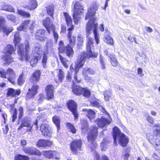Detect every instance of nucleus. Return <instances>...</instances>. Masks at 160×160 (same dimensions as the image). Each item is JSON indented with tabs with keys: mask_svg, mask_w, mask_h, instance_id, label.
Segmentation results:
<instances>
[{
	"mask_svg": "<svg viewBox=\"0 0 160 160\" xmlns=\"http://www.w3.org/2000/svg\"><path fill=\"white\" fill-rule=\"evenodd\" d=\"M58 77L59 81L60 82H61L64 77V73L61 69H60L59 70V72L58 73Z\"/></svg>",
	"mask_w": 160,
	"mask_h": 160,
	"instance_id": "obj_49",
	"label": "nucleus"
},
{
	"mask_svg": "<svg viewBox=\"0 0 160 160\" xmlns=\"http://www.w3.org/2000/svg\"><path fill=\"white\" fill-rule=\"evenodd\" d=\"M48 52L47 50H45L44 54L42 58V64L44 68L46 67V64L48 59Z\"/></svg>",
	"mask_w": 160,
	"mask_h": 160,
	"instance_id": "obj_29",
	"label": "nucleus"
},
{
	"mask_svg": "<svg viewBox=\"0 0 160 160\" xmlns=\"http://www.w3.org/2000/svg\"><path fill=\"white\" fill-rule=\"evenodd\" d=\"M23 109L22 107H20L19 108L18 117L19 118H21L23 115Z\"/></svg>",
	"mask_w": 160,
	"mask_h": 160,
	"instance_id": "obj_58",
	"label": "nucleus"
},
{
	"mask_svg": "<svg viewBox=\"0 0 160 160\" xmlns=\"http://www.w3.org/2000/svg\"><path fill=\"white\" fill-rule=\"evenodd\" d=\"M41 76V72L40 70H37L35 72L32 76V78L33 81L35 82H38Z\"/></svg>",
	"mask_w": 160,
	"mask_h": 160,
	"instance_id": "obj_33",
	"label": "nucleus"
},
{
	"mask_svg": "<svg viewBox=\"0 0 160 160\" xmlns=\"http://www.w3.org/2000/svg\"><path fill=\"white\" fill-rule=\"evenodd\" d=\"M0 76L2 78H7L8 81L13 84L15 83L14 79L16 75L11 68L8 69L6 72L3 69H0Z\"/></svg>",
	"mask_w": 160,
	"mask_h": 160,
	"instance_id": "obj_7",
	"label": "nucleus"
},
{
	"mask_svg": "<svg viewBox=\"0 0 160 160\" xmlns=\"http://www.w3.org/2000/svg\"><path fill=\"white\" fill-rule=\"evenodd\" d=\"M110 122L107 119L102 118L98 119V125L99 127H102L105 125H108Z\"/></svg>",
	"mask_w": 160,
	"mask_h": 160,
	"instance_id": "obj_26",
	"label": "nucleus"
},
{
	"mask_svg": "<svg viewBox=\"0 0 160 160\" xmlns=\"http://www.w3.org/2000/svg\"><path fill=\"white\" fill-rule=\"evenodd\" d=\"M31 120L28 117H26L22 120V122L18 129V131L20 130L23 127H27L25 130L26 132H30L32 130V126L31 123Z\"/></svg>",
	"mask_w": 160,
	"mask_h": 160,
	"instance_id": "obj_9",
	"label": "nucleus"
},
{
	"mask_svg": "<svg viewBox=\"0 0 160 160\" xmlns=\"http://www.w3.org/2000/svg\"><path fill=\"white\" fill-rule=\"evenodd\" d=\"M5 23V19L2 16H0V32H1Z\"/></svg>",
	"mask_w": 160,
	"mask_h": 160,
	"instance_id": "obj_56",
	"label": "nucleus"
},
{
	"mask_svg": "<svg viewBox=\"0 0 160 160\" xmlns=\"http://www.w3.org/2000/svg\"><path fill=\"white\" fill-rule=\"evenodd\" d=\"M38 7V2L36 0H28L23 6V8L30 10L33 11Z\"/></svg>",
	"mask_w": 160,
	"mask_h": 160,
	"instance_id": "obj_12",
	"label": "nucleus"
},
{
	"mask_svg": "<svg viewBox=\"0 0 160 160\" xmlns=\"http://www.w3.org/2000/svg\"><path fill=\"white\" fill-rule=\"evenodd\" d=\"M82 111L86 112V114L90 120H91L95 118V113L93 110L91 109L85 108L82 109Z\"/></svg>",
	"mask_w": 160,
	"mask_h": 160,
	"instance_id": "obj_27",
	"label": "nucleus"
},
{
	"mask_svg": "<svg viewBox=\"0 0 160 160\" xmlns=\"http://www.w3.org/2000/svg\"><path fill=\"white\" fill-rule=\"evenodd\" d=\"M46 31L43 29L38 30L35 34V38L36 39L41 41H44L46 39L45 33Z\"/></svg>",
	"mask_w": 160,
	"mask_h": 160,
	"instance_id": "obj_17",
	"label": "nucleus"
},
{
	"mask_svg": "<svg viewBox=\"0 0 160 160\" xmlns=\"http://www.w3.org/2000/svg\"><path fill=\"white\" fill-rule=\"evenodd\" d=\"M16 49L13 46L10 44L7 45L3 50V52L5 54H12L15 51Z\"/></svg>",
	"mask_w": 160,
	"mask_h": 160,
	"instance_id": "obj_24",
	"label": "nucleus"
},
{
	"mask_svg": "<svg viewBox=\"0 0 160 160\" xmlns=\"http://www.w3.org/2000/svg\"><path fill=\"white\" fill-rule=\"evenodd\" d=\"M45 156L48 158H54L58 159L59 158L57 157L56 156L58 154L55 151H46L44 153Z\"/></svg>",
	"mask_w": 160,
	"mask_h": 160,
	"instance_id": "obj_23",
	"label": "nucleus"
},
{
	"mask_svg": "<svg viewBox=\"0 0 160 160\" xmlns=\"http://www.w3.org/2000/svg\"><path fill=\"white\" fill-rule=\"evenodd\" d=\"M98 133V128L96 126H93L91 128L90 132L88 133V140L90 143L89 147L91 150H94L96 148L97 144L95 140L96 139Z\"/></svg>",
	"mask_w": 160,
	"mask_h": 160,
	"instance_id": "obj_6",
	"label": "nucleus"
},
{
	"mask_svg": "<svg viewBox=\"0 0 160 160\" xmlns=\"http://www.w3.org/2000/svg\"><path fill=\"white\" fill-rule=\"evenodd\" d=\"M17 11L18 14L25 18H29L30 17V14L29 13L23 10L18 9Z\"/></svg>",
	"mask_w": 160,
	"mask_h": 160,
	"instance_id": "obj_42",
	"label": "nucleus"
},
{
	"mask_svg": "<svg viewBox=\"0 0 160 160\" xmlns=\"http://www.w3.org/2000/svg\"><path fill=\"white\" fill-rule=\"evenodd\" d=\"M89 100V102L92 106L96 107L98 108L100 107V103L98 100V101L94 100Z\"/></svg>",
	"mask_w": 160,
	"mask_h": 160,
	"instance_id": "obj_46",
	"label": "nucleus"
},
{
	"mask_svg": "<svg viewBox=\"0 0 160 160\" xmlns=\"http://www.w3.org/2000/svg\"><path fill=\"white\" fill-rule=\"evenodd\" d=\"M104 40L106 42L111 45H112L113 44V40L110 36L105 37Z\"/></svg>",
	"mask_w": 160,
	"mask_h": 160,
	"instance_id": "obj_52",
	"label": "nucleus"
},
{
	"mask_svg": "<svg viewBox=\"0 0 160 160\" xmlns=\"http://www.w3.org/2000/svg\"><path fill=\"white\" fill-rule=\"evenodd\" d=\"M63 14L64 16L68 27H69V25H71L72 24V19L71 16L68 13L66 12H64Z\"/></svg>",
	"mask_w": 160,
	"mask_h": 160,
	"instance_id": "obj_36",
	"label": "nucleus"
},
{
	"mask_svg": "<svg viewBox=\"0 0 160 160\" xmlns=\"http://www.w3.org/2000/svg\"><path fill=\"white\" fill-rule=\"evenodd\" d=\"M78 47H80L82 46L83 42V39L82 35H79L78 37Z\"/></svg>",
	"mask_w": 160,
	"mask_h": 160,
	"instance_id": "obj_47",
	"label": "nucleus"
},
{
	"mask_svg": "<svg viewBox=\"0 0 160 160\" xmlns=\"http://www.w3.org/2000/svg\"><path fill=\"white\" fill-rule=\"evenodd\" d=\"M42 46L38 44H35L33 48L32 52L33 55L38 56L39 58H41L42 54L44 52Z\"/></svg>",
	"mask_w": 160,
	"mask_h": 160,
	"instance_id": "obj_11",
	"label": "nucleus"
},
{
	"mask_svg": "<svg viewBox=\"0 0 160 160\" xmlns=\"http://www.w3.org/2000/svg\"><path fill=\"white\" fill-rule=\"evenodd\" d=\"M46 91L47 93V99H50L53 97L54 88L51 85H48L46 88Z\"/></svg>",
	"mask_w": 160,
	"mask_h": 160,
	"instance_id": "obj_20",
	"label": "nucleus"
},
{
	"mask_svg": "<svg viewBox=\"0 0 160 160\" xmlns=\"http://www.w3.org/2000/svg\"><path fill=\"white\" fill-rule=\"evenodd\" d=\"M25 81V78L23 76V75H20L18 80V84L19 85H22Z\"/></svg>",
	"mask_w": 160,
	"mask_h": 160,
	"instance_id": "obj_53",
	"label": "nucleus"
},
{
	"mask_svg": "<svg viewBox=\"0 0 160 160\" xmlns=\"http://www.w3.org/2000/svg\"><path fill=\"white\" fill-rule=\"evenodd\" d=\"M2 10L10 12H14V8L10 5H5L2 8Z\"/></svg>",
	"mask_w": 160,
	"mask_h": 160,
	"instance_id": "obj_44",
	"label": "nucleus"
},
{
	"mask_svg": "<svg viewBox=\"0 0 160 160\" xmlns=\"http://www.w3.org/2000/svg\"><path fill=\"white\" fill-rule=\"evenodd\" d=\"M49 126L47 124L43 123L40 126V130L42 134L44 136L50 137L52 136V132L49 130Z\"/></svg>",
	"mask_w": 160,
	"mask_h": 160,
	"instance_id": "obj_16",
	"label": "nucleus"
},
{
	"mask_svg": "<svg viewBox=\"0 0 160 160\" xmlns=\"http://www.w3.org/2000/svg\"><path fill=\"white\" fill-rule=\"evenodd\" d=\"M13 33H14V42L15 45L16 46L19 44L21 40V38L20 37L19 33L18 32H14Z\"/></svg>",
	"mask_w": 160,
	"mask_h": 160,
	"instance_id": "obj_38",
	"label": "nucleus"
},
{
	"mask_svg": "<svg viewBox=\"0 0 160 160\" xmlns=\"http://www.w3.org/2000/svg\"><path fill=\"white\" fill-rule=\"evenodd\" d=\"M128 40L131 42H135L136 43H137V41L136 40V38L134 37H131L130 36L128 38Z\"/></svg>",
	"mask_w": 160,
	"mask_h": 160,
	"instance_id": "obj_64",
	"label": "nucleus"
},
{
	"mask_svg": "<svg viewBox=\"0 0 160 160\" xmlns=\"http://www.w3.org/2000/svg\"><path fill=\"white\" fill-rule=\"evenodd\" d=\"M24 47L22 43H20L17 47V52L19 56V59L23 61L28 59L29 53L30 51V46L29 42H27L24 43Z\"/></svg>",
	"mask_w": 160,
	"mask_h": 160,
	"instance_id": "obj_4",
	"label": "nucleus"
},
{
	"mask_svg": "<svg viewBox=\"0 0 160 160\" xmlns=\"http://www.w3.org/2000/svg\"><path fill=\"white\" fill-rule=\"evenodd\" d=\"M83 88L78 86H75L73 88L72 92L75 94L80 95L82 93Z\"/></svg>",
	"mask_w": 160,
	"mask_h": 160,
	"instance_id": "obj_30",
	"label": "nucleus"
},
{
	"mask_svg": "<svg viewBox=\"0 0 160 160\" xmlns=\"http://www.w3.org/2000/svg\"><path fill=\"white\" fill-rule=\"evenodd\" d=\"M99 5L98 3L95 2L88 9V11L85 17L86 20L89 19L87 23L86 27V36L87 38V48L90 49V45H92L93 39L89 36L93 32L94 35L95 40L96 43H99V34L97 32L98 24L95 23V18L94 16L96 13V11L98 10Z\"/></svg>",
	"mask_w": 160,
	"mask_h": 160,
	"instance_id": "obj_1",
	"label": "nucleus"
},
{
	"mask_svg": "<svg viewBox=\"0 0 160 160\" xmlns=\"http://www.w3.org/2000/svg\"><path fill=\"white\" fill-rule=\"evenodd\" d=\"M82 142L80 139H76L71 142L70 145V148L73 154H77L78 151L82 150Z\"/></svg>",
	"mask_w": 160,
	"mask_h": 160,
	"instance_id": "obj_8",
	"label": "nucleus"
},
{
	"mask_svg": "<svg viewBox=\"0 0 160 160\" xmlns=\"http://www.w3.org/2000/svg\"><path fill=\"white\" fill-rule=\"evenodd\" d=\"M48 14L53 18V14L54 11V6L52 4H50L46 8Z\"/></svg>",
	"mask_w": 160,
	"mask_h": 160,
	"instance_id": "obj_31",
	"label": "nucleus"
},
{
	"mask_svg": "<svg viewBox=\"0 0 160 160\" xmlns=\"http://www.w3.org/2000/svg\"><path fill=\"white\" fill-rule=\"evenodd\" d=\"M67 106L69 109L72 113L75 119L78 118V114L77 111V105L75 102L72 100H70L67 103Z\"/></svg>",
	"mask_w": 160,
	"mask_h": 160,
	"instance_id": "obj_10",
	"label": "nucleus"
},
{
	"mask_svg": "<svg viewBox=\"0 0 160 160\" xmlns=\"http://www.w3.org/2000/svg\"><path fill=\"white\" fill-rule=\"evenodd\" d=\"M2 59L4 64L9 65L13 61L12 58L9 55H4L2 57Z\"/></svg>",
	"mask_w": 160,
	"mask_h": 160,
	"instance_id": "obj_28",
	"label": "nucleus"
},
{
	"mask_svg": "<svg viewBox=\"0 0 160 160\" xmlns=\"http://www.w3.org/2000/svg\"><path fill=\"white\" fill-rule=\"evenodd\" d=\"M72 6L73 7V13L81 14L84 11L83 6L78 2L73 1Z\"/></svg>",
	"mask_w": 160,
	"mask_h": 160,
	"instance_id": "obj_13",
	"label": "nucleus"
},
{
	"mask_svg": "<svg viewBox=\"0 0 160 160\" xmlns=\"http://www.w3.org/2000/svg\"><path fill=\"white\" fill-rule=\"evenodd\" d=\"M94 160H101L100 158V156L99 154L95 151L94 152Z\"/></svg>",
	"mask_w": 160,
	"mask_h": 160,
	"instance_id": "obj_62",
	"label": "nucleus"
},
{
	"mask_svg": "<svg viewBox=\"0 0 160 160\" xmlns=\"http://www.w3.org/2000/svg\"><path fill=\"white\" fill-rule=\"evenodd\" d=\"M52 120L53 123L57 127V131H58L60 129V118L57 116H55L52 118Z\"/></svg>",
	"mask_w": 160,
	"mask_h": 160,
	"instance_id": "obj_37",
	"label": "nucleus"
},
{
	"mask_svg": "<svg viewBox=\"0 0 160 160\" xmlns=\"http://www.w3.org/2000/svg\"><path fill=\"white\" fill-rule=\"evenodd\" d=\"M106 139H104L103 141L101 143V149L102 151H105L106 149L107 145L105 143Z\"/></svg>",
	"mask_w": 160,
	"mask_h": 160,
	"instance_id": "obj_57",
	"label": "nucleus"
},
{
	"mask_svg": "<svg viewBox=\"0 0 160 160\" xmlns=\"http://www.w3.org/2000/svg\"><path fill=\"white\" fill-rule=\"evenodd\" d=\"M108 57L110 59L111 62L112 66L116 67L118 66V62L116 59L115 55L109 54Z\"/></svg>",
	"mask_w": 160,
	"mask_h": 160,
	"instance_id": "obj_32",
	"label": "nucleus"
},
{
	"mask_svg": "<svg viewBox=\"0 0 160 160\" xmlns=\"http://www.w3.org/2000/svg\"><path fill=\"white\" fill-rule=\"evenodd\" d=\"M17 110L16 109H15L12 115V122H14L15 120L16 119L17 117Z\"/></svg>",
	"mask_w": 160,
	"mask_h": 160,
	"instance_id": "obj_59",
	"label": "nucleus"
},
{
	"mask_svg": "<svg viewBox=\"0 0 160 160\" xmlns=\"http://www.w3.org/2000/svg\"><path fill=\"white\" fill-rule=\"evenodd\" d=\"M20 89L15 91L12 88H9L7 89V95L8 96L14 97L16 95H19L20 94Z\"/></svg>",
	"mask_w": 160,
	"mask_h": 160,
	"instance_id": "obj_25",
	"label": "nucleus"
},
{
	"mask_svg": "<svg viewBox=\"0 0 160 160\" xmlns=\"http://www.w3.org/2000/svg\"><path fill=\"white\" fill-rule=\"evenodd\" d=\"M13 30V27L11 26L5 27L3 26L2 31L3 33L7 36L11 32H12Z\"/></svg>",
	"mask_w": 160,
	"mask_h": 160,
	"instance_id": "obj_35",
	"label": "nucleus"
},
{
	"mask_svg": "<svg viewBox=\"0 0 160 160\" xmlns=\"http://www.w3.org/2000/svg\"><path fill=\"white\" fill-rule=\"evenodd\" d=\"M113 138L115 144H117V139L119 138V142L123 147H125L128 142V138L124 134L121 133L119 129L117 127L113 128Z\"/></svg>",
	"mask_w": 160,
	"mask_h": 160,
	"instance_id": "obj_5",
	"label": "nucleus"
},
{
	"mask_svg": "<svg viewBox=\"0 0 160 160\" xmlns=\"http://www.w3.org/2000/svg\"><path fill=\"white\" fill-rule=\"evenodd\" d=\"M99 61L100 64L101 68L102 69H106L105 59L101 55H100Z\"/></svg>",
	"mask_w": 160,
	"mask_h": 160,
	"instance_id": "obj_39",
	"label": "nucleus"
},
{
	"mask_svg": "<svg viewBox=\"0 0 160 160\" xmlns=\"http://www.w3.org/2000/svg\"><path fill=\"white\" fill-rule=\"evenodd\" d=\"M6 18L8 20L11 21L14 23H16L17 24L18 23L17 22V20L16 19V17L13 15H7Z\"/></svg>",
	"mask_w": 160,
	"mask_h": 160,
	"instance_id": "obj_48",
	"label": "nucleus"
},
{
	"mask_svg": "<svg viewBox=\"0 0 160 160\" xmlns=\"http://www.w3.org/2000/svg\"><path fill=\"white\" fill-rule=\"evenodd\" d=\"M81 14L73 13V17L75 24H78L81 21Z\"/></svg>",
	"mask_w": 160,
	"mask_h": 160,
	"instance_id": "obj_40",
	"label": "nucleus"
},
{
	"mask_svg": "<svg viewBox=\"0 0 160 160\" xmlns=\"http://www.w3.org/2000/svg\"><path fill=\"white\" fill-rule=\"evenodd\" d=\"M29 159L28 157L21 155H17L14 158L15 160H28Z\"/></svg>",
	"mask_w": 160,
	"mask_h": 160,
	"instance_id": "obj_43",
	"label": "nucleus"
},
{
	"mask_svg": "<svg viewBox=\"0 0 160 160\" xmlns=\"http://www.w3.org/2000/svg\"><path fill=\"white\" fill-rule=\"evenodd\" d=\"M59 57L60 60L64 67L66 68H67L68 67V61L62 57L60 54L59 55Z\"/></svg>",
	"mask_w": 160,
	"mask_h": 160,
	"instance_id": "obj_41",
	"label": "nucleus"
},
{
	"mask_svg": "<svg viewBox=\"0 0 160 160\" xmlns=\"http://www.w3.org/2000/svg\"><path fill=\"white\" fill-rule=\"evenodd\" d=\"M51 31L53 32V35L54 38L56 42H57L58 37V34L57 33L55 32L54 29L53 30H51Z\"/></svg>",
	"mask_w": 160,
	"mask_h": 160,
	"instance_id": "obj_60",
	"label": "nucleus"
},
{
	"mask_svg": "<svg viewBox=\"0 0 160 160\" xmlns=\"http://www.w3.org/2000/svg\"><path fill=\"white\" fill-rule=\"evenodd\" d=\"M81 124L82 132L84 133L88 132V124L87 121L85 120H83L81 122Z\"/></svg>",
	"mask_w": 160,
	"mask_h": 160,
	"instance_id": "obj_34",
	"label": "nucleus"
},
{
	"mask_svg": "<svg viewBox=\"0 0 160 160\" xmlns=\"http://www.w3.org/2000/svg\"><path fill=\"white\" fill-rule=\"evenodd\" d=\"M89 71V68H85L83 69L82 70V74L83 76L87 75Z\"/></svg>",
	"mask_w": 160,
	"mask_h": 160,
	"instance_id": "obj_61",
	"label": "nucleus"
},
{
	"mask_svg": "<svg viewBox=\"0 0 160 160\" xmlns=\"http://www.w3.org/2000/svg\"><path fill=\"white\" fill-rule=\"evenodd\" d=\"M153 134L155 137H160V126L157 127V128L154 129Z\"/></svg>",
	"mask_w": 160,
	"mask_h": 160,
	"instance_id": "obj_45",
	"label": "nucleus"
},
{
	"mask_svg": "<svg viewBox=\"0 0 160 160\" xmlns=\"http://www.w3.org/2000/svg\"><path fill=\"white\" fill-rule=\"evenodd\" d=\"M104 95L105 100L106 101H108L109 98L111 95V92L110 91H106L104 92Z\"/></svg>",
	"mask_w": 160,
	"mask_h": 160,
	"instance_id": "obj_55",
	"label": "nucleus"
},
{
	"mask_svg": "<svg viewBox=\"0 0 160 160\" xmlns=\"http://www.w3.org/2000/svg\"><path fill=\"white\" fill-rule=\"evenodd\" d=\"M28 60H24L22 61H25L30 62L31 65L32 67L34 65H36L38 60L40 59L39 58L38 56L34 55L31 56H28Z\"/></svg>",
	"mask_w": 160,
	"mask_h": 160,
	"instance_id": "obj_19",
	"label": "nucleus"
},
{
	"mask_svg": "<svg viewBox=\"0 0 160 160\" xmlns=\"http://www.w3.org/2000/svg\"><path fill=\"white\" fill-rule=\"evenodd\" d=\"M52 144L51 141L44 140H40L37 143V145L40 147H50Z\"/></svg>",
	"mask_w": 160,
	"mask_h": 160,
	"instance_id": "obj_21",
	"label": "nucleus"
},
{
	"mask_svg": "<svg viewBox=\"0 0 160 160\" xmlns=\"http://www.w3.org/2000/svg\"><path fill=\"white\" fill-rule=\"evenodd\" d=\"M43 24L49 33H50L51 30H53L54 28V26L52 24V22L51 21L49 18L47 17L43 19Z\"/></svg>",
	"mask_w": 160,
	"mask_h": 160,
	"instance_id": "obj_15",
	"label": "nucleus"
},
{
	"mask_svg": "<svg viewBox=\"0 0 160 160\" xmlns=\"http://www.w3.org/2000/svg\"><path fill=\"white\" fill-rule=\"evenodd\" d=\"M22 150L26 153L30 155H36L41 156V153L36 148L33 147H24L22 148Z\"/></svg>",
	"mask_w": 160,
	"mask_h": 160,
	"instance_id": "obj_14",
	"label": "nucleus"
},
{
	"mask_svg": "<svg viewBox=\"0 0 160 160\" xmlns=\"http://www.w3.org/2000/svg\"><path fill=\"white\" fill-rule=\"evenodd\" d=\"M146 118L148 122L151 123H152L153 122V118L152 117L148 116V115L146 116Z\"/></svg>",
	"mask_w": 160,
	"mask_h": 160,
	"instance_id": "obj_63",
	"label": "nucleus"
},
{
	"mask_svg": "<svg viewBox=\"0 0 160 160\" xmlns=\"http://www.w3.org/2000/svg\"><path fill=\"white\" fill-rule=\"evenodd\" d=\"M90 49L87 48V43L86 48L87 51L85 53L84 52H82L80 55L78 57L77 61L76 63L75 69L71 65L70 67V70L72 72L75 70V73L74 75V81H73V83H77L79 82V80L77 79V74L79 70V68L82 67L84 64L86 60V58H96L98 55V52L92 53L91 51V49L93 47V44L90 45Z\"/></svg>",
	"mask_w": 160,
	"mask_h": 160,
	"instance_id": "obj_2",
	"label": "nucleus"
},
{
	"mask_svg": "<svg viewBox=\"0 0 160 160\" xmlns=\"http://www.w3.org/2000/svg\"><path fill=\"white\" fill-rule=\"evenodd\" d=\"M39 88L38 86L37 85H33L31 88L28 89L29 92H28L27 96L29 98L33 97L37 93V90Z\"/></svg>",
	"mask_w": 160,
	"mask_h": 160,
	"instance_id": "obj_18",
	"label": "nucleus"
},
{
	"mask_svg": "<svg viewBox=\"0 0 160 160\" xmlns=\"http://www.w3.org/2000/svg\"><path fill=\"white\" fill-rule=\"evenodd\" d=\"M68 29V39L69 41V44L67 46L65 47L64 43L62 41L59 42L58 50L61 53L65 52L67 55L69 57H72L73 55L74 52L72 46L73 47L75 45L76 40V38L72 35V31L74 29V26L72 24L69 25Z\"/></svg>",
	"mask_w": 160,
	"mask_h": 160,
	"instance_id": "obj_3",
	"label": "nucleus"
},
{
	"mask_svg": "<svg viewBox=\"0 0 160 160\" xmlns=\"http://www.w3.org/2000/svg\"><path fill=\"white\" fill-rule=\"evenodd\" d=\"M66 125L72 133H76V130L73 125L69 122L67 123Z\"/></svg>",
	"mask_w": 160,
	"mask_h": 160,
	"instance_id": "obj_50",
	"label": "nucleus"
},
{
	"mask_svg": "<svg viewBox=\"0 0 160 160\" xmlns=\"http://www.w3.org/2000/svg\"><path fill=\"white\" fill-rule=\"evenodd\" d=\"M34 23H35L33 21H30L29 20L22 22V25L26 30L30 25L29 28L30 29L31 31H33L34 29Z\"/></svg>",
	"mask_w": 160,
	"mask_h": 160,
	"instance_id": "obj_22",
	"label": "nucleus"
},
{
	"mask_svg": "<svg viewBox=\"0 0 160 160\" xmlns=\"http://www.w3.org/2000/svg\"><path fill=\"white\" fill-rule=\"evenodd\" d=\"M84 97H88L91 95L90 91L86 88H83L82 93Z\"/></svg>",
	"mask_w": 160,
	"mask_h": 160,
	"instance_id": "obj_51",
	"label": "nucleus"
},
{
	"mask_svg": "<svg viewBox=\"0 0 160 160\" xmlns=\"http://www.w3.org/2000/svg\"><path fill=\"white\" fill-rule=\"evenodd\" d=\"M147 138H148L149 141L151 143L154 142L156 141V138L154 135L153 136L150 134H147Z\"/></svg>",
	"mask_w": 160,
	"mask_h": 160,
	"instance_id": "obj_54",
	"label": "nucleus"
}]
</instances>
